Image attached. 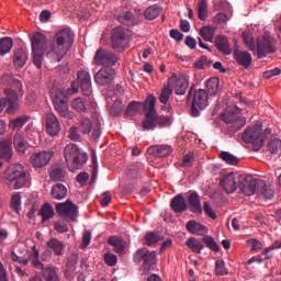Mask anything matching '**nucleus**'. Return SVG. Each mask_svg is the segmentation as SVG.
Masks as SVG:
<instances>
[{"mask_svg": "<svg viewBox=\"0 0 281 281\" xmlns=\"http://www.w3.org/2000/svg\"><path fill=\"white\" fill-rule=\"evenodd\" d=\"M76 35L69 27H65L57 32L45 49L46 58L50 63H60L67 56V52L71 49Z\"/></svg>", "mask_w": 281, "mask_h": 281, "instance_id": "nucleus-1", "label": "nucleus"}, {"mask_svg": "<svg viewBox=\"0 0 281 281\" xmlns=\"http://www.w3.org/2000/svg\"><path fill=\"white\" fill-rule=\"evenodd\" d=\"M271 135V130L267 128L262 132V125L256 124L246 130L241 136L245 144H252L255 150H260L265 146V139Z\"/></svg>", "mask_w": 281, "mask_h": 281, "instance_id": "nucleus-2", "label": "nucleus"}, {"mask_svg": "<svg viewBox=\"0 0 281 281\" xmlns=\"http://www.w3.org/2000/svg\"><path fill=\"white\" fill-rule=\"evenodd\" d=\"M64 157L71 172H74V170H78V166H80V164H87V154L74 143L66 145L64 149Z\"/></svg>", "mask_w": 281, "mask_h": 281, "instance_id": "nucleus-3", "label": "nucleus"}, {"mask_svg": "<svg viewBox=\"0 0 281 281\" xmlns=\"http://www.w3.org/2000/svg\"><path fill=\"white\" fill-rule=\"evenodd\" d=\"M7 183H13L14 190H21L27 186V177L23 165L16 164L11 166L4 173Z\"/></svg>", "mask_w": 281, "mask_h": 281, "instance_id": "nucleus-4", "label": "nucleus"}, {"mask_svg": "<svg viewBox=\"0 0 281 281\" xmlns=\"http://www.w3.org/2000/svg\"><path fill=\"white\" fill-rule=\"evenodd\" d=\"M157 99L155 95L150 94L146 99L145 105V120L143 121V128L145 131H155L157 128V110H155V104Z\"/></svg>", "mask_w": 281, "mask_h": 281, "instance_id": "nucleus-5", "label": "nucleus"}, {"mask_svg": "<svg viewBox=\"0 0 281 281\" xmlns=\"http://www.w3.org/2000/svg\"><path fill=\"white\" fill-rule=\"evenodd\" d=\"M238 186L243 194L246 196H254L256 192L258 193L259 186H265V180L254 179L247 175H240Z\"/></svg>", "mask_w": 281, "mask_h": 281, "instance_id": "nucleus-6", "label": "nucleus"}, {"mask_svg": "<svg viewBox=\"0 0 281 281\" xmlns=\"http://www.w3.org/2000/svg\"><path fill=\"white\" fill-rule=\"evenodd\" d=\"M54 109L61 115V117H69V105L67 103V95L65 91L59 88H54L50 91Z\"/></svg>", "mask_w": 281, "mask_h": 281, "instance_id": "nucleus-7", "label": "nucleus"}, {"mask_svg": "<svg viewBox=\"0 0 281 281\" xmlns=\"http://www.w3.org/2000/svg\"><path fill=\"white\" fill-rule=\"evenodd\" d=\"M133 261L139 263L143 261V270L153 271L156 265V252L146 250V248L138 249L135 255H133Z\"/></svg>", "mask_w": 281, "mask_h": 281, "instance_id": "nucleus-8", "label": "nucleus"}, {"mask_svg": "<svg viewBox=\"0 0 281 281\" xmlns=\"http://www.w3.org/2000/svg\"><path fill=\"white\" fill-rule=\"evenodd\" d=\"M40 250L35 248H14L12 250V260L20 262V265L26 266L30 260L38 261Z\"/></svg>", "mask_w": 281, "mask_h": 281, "instance_id": "nucleus-9", "label": "nucleus"}, {"mask_svg": "<svg viewBox=\"0 0 281 281\" xmlns=\"http://www.w3.org/2000/svg\"><path fill=\"white\" fill-rule=\"evenodd\" d=\"M276 53V38L262 35L257 38V56L265 58L268 54Z\"/></svg>", "mask_w": 281, "mask_h": 281, "instance_id": "nucleus-10", "label": "nucleus"}, {"mask_svg": "<svg viewBox=\"0 0 281 281\" xmlns=\"http://www.w3.org/2000/svg\"><path fill=\"white\" fill-rule=\"evenodd\" d=\"M117 60H120V57L104 48H99L94 55V63L105 67V69H111L110 67L116 65Z\"/></svg>", "mask_w": 281, "mask_h": 281, "instance_id": "nucleus-11", "label": "nucleus"}, {"mask_svg": "<svg viewBox=\"0 0 281 281\" xmlns=\"http://www.w3.org/2000/svg\"><path fill=\"white\" fill-rule=\"evenodd\" d=\"M56 212L65 221H76L78 218V206L71 201L56 204Z\"/></svg>", "mask_w": 281, "mask_h": 281, "instance_id": "nucleus-12", "label": "nucleus"}, {"mask_svg": "<svg viewBox=\"0 0 281 281\" xmlns=\"http://www.w3.org/2000/svg\"><path fill=\"white\" fill-rule=\"evenodd\" d=\"M54 157V151L52 150H43L38 153H34L30 157L31 166L33 168H45L52 161Z\"/></svg>", "mask_w": 281, "mask_h": 281, "instance_id": "nucleus-13", "label": "nucleus"}, {"mask_svg": "<svg viewBox=\"0 0 281 281\" xmlns=\"http://www.w3.org/2000/svg\"><path fill=\"white\" fill-rule=\"evenodd\" d=\"M112 47L116 52H124L128 47V40L126 38V33L124 29L116 27L112 32Z\"/></svg>", "mask_w": 281, "mask_h": 281, "instance_id": "nucleus-14", "label": "nucleus"}, {"mask_svg": "<svg viewBox=\"0 0 281 281\" xmlns=\"http://www.w3.org/2000/svg\"><path fill=\"white\" fill-rule=\"evenodd\" d=\"M45 128H46V133L50 137H56L60 134V131H61L60 121L58 120V116H56V114H54V112L46 113Z\"/></svg>", "mask_w": 281, "mask_h": 281, "instance_id": "nucleus-15", "label": "nucleus"}, {"mask_svg": "<svg viewBox=\"0 0 281 281\" xmlns=\"http://www.w3.org/2000/svg\"><path fill=\"white\" fill-rule=\"evenodd\" d=\"M12 88L4 90V95L8 98V102H19V95L23 98V83L19 79L11 78Z\"/></svg>", "mask_w": 281, "mask_h": 281, "instance_id": "nucleus-16", "label": "nucleus"}, {"mask_svg": "<svg viewBox=\"0 0 281 281\" xmlns=\"http://www.w3.org/2000/svg\"><path fill=\"white\" fill-rule=\"evenodd\" d=\"M114 78L115 69L113 68L100 69L94 76V80L100 87H106V85H111Z\"/></svg>", "mask_w": 281, "mask_h": 281, "instance_id": "nucleus-17", "label": "nucleus"}, {"mask_svg": "<svg viewBox=\"0 0 281 281\" xmlns=\"http://www.w3.org/2000/svg\"><path fill=\"white\" fill-rule=\"evenodd\" d=\"M169 85L175 88L176 95H186L189 87L188 78L184 76L177 78L175 74L169 78Z\"/></svg>", "mask_w": 281, "mask_h": 281, "instance_id": "nucleus-18", "label": "nucleus"}, {"mask_svg": "<svg viewBox=\"0 0 281 281\" xmlns=\"http://www.w3.org/2000/svg\"><path fill=\"white\" fill-rule=\"evenodd\" d=\"M77 82L80 86V89L83 95H91L93 93V88H91V75L82 70L77 74Z\"/></svg>", "mask_w": 281, "mask_h": 281, "instance_id": "nucleus-19", "label": "nucleus"}, {"mask_svg": "<svg viewBox=\"0 0 281 281\" xmlns=\"http://www.w3.org/2000/svg\"><path fill=\"white\" fill-rule=\"evenodd\" d=\"M33 267H35L37 270H41V274L45 281H59L55 267H45L41 261H33Z\"/></svg>", "mask_w": 281, "mask_h": 281, "instance_id": "nucleus-20", "label": "nucleus"}, {"mask_svg": "<svg viewBox=\"0 0 281 281\" xmlns=\"http://www.w3.org/2000/svg\"><path fill=\"white\" fill-rule=\"evenodd\" d=\"M220 186L227 192V194H234L235 190H238V183L236 182V173L229 172L222 177Z\"/></svg>", "mask_w": 281, "mask_h": 281, "instance_id": "nucleus-21", "label": "nucleus"}, {"mask_svg": "<svg viewBox=\"0 0 281 281\" xmlns=\"http://www.w3.org/2000/svg\"><path fill=\"white\" fill-rule=\"evenodd\" d=\"M147 153L154 157H168L172 153V147L170 145H154L148 147Z\"/></svg>", "mask_w": 281, "mask_h": 281, "instance_id": "nucleus-22", "label": "nucleus"}, {"mask_svg": "<svg viewBox=\"0 0 281 281\" xmlns=\"http://www.w3.org/2000/svg\"><path fill=\"white\" fill-rule=\"evenodd\" d=\"M27 50L23 48L15 49L13 55V65L15 69H23V67H25V65L27 64Z\"/></svg>", "mask_w": 281, "mask_h": 281, "instance_id": "nucleus-23", "label": "nucleus"}, {"mask_svg": "<svg viewBox=\"0 0 281 281\" xmlns=\"http://www.w3.org/2000/svg\"><path fill=\"white\" fill-rule=\"evenodd\" d=\"M170 207L176 212V214H182V212L188 210L186 198L182 194L176 195L170 202Z\"/></svg>", "mask_w": 281, "mask_h": 281, "instance_id": "nucleus-24", "label": "nucleus"}, {"mask_svg": "<svg viewBox=\"0 0 281 281\" xmlns=\"http://www.w3.org/2000/svg\"><path fill=\"white\" fill-rule=\"evenodd\" d=\"M234 56L238 65H241V67H245V69H249L252 60L250 53H248L247 50L236 49L234 52Z\"/></svg>", "mask_w": 281, "mask_h": 281, "instance_id": "nucleus-25", "label": "nucleus"}, {"mask_svg": "<svg viewBox=\"0 0 281 281\" xmlns=\"http://www.w3.org/2000/svg\"><path fill=\"white\" fill-rule=\"evenodd\" d=\"M222 119L226 124H234L235 131H239L246 124L245 119H240V116L229 112L223 114Z\"/></svg>", "mask_w": 281, "mask_h": 281, "instance_id": "nucleus-26", "label": "nucleus"}, {"mask_svg": "<svg viewBox=\"0 0 281 281\" xmlns=\"http://www.w3.org/2000/svg\"><path fill=\"white\" fill-rule=\"evenodd\" d=\"M210 98L207 97V92L203 89H199L194 92L192 103L198 105L201 110L205 109L209 104Z\"/></svg>", "mask_w": 281, "mask_h": 281, "instance_id": "nucleus-27", "label": "nucleus"}, {"mask_svg": "<svg viewBox=\"0 0 281 281\" xmlns=\"http://www.w3.org/2000/svg\"><path fill=\"white\" fill-rule=\"evenodd\" d=\"M47 45V37L43 33H35L32 37V52H43Z\"/></svg>", "mask_w": 281, "mask_h": 281, "instance_id": "nucleus-28", "label": "nucleus"}, {"mask_svg": "<svg viewBox=\"0 0 281 281\" xmlns=\"http://www.w3.org/2000/svg\"><path fill=\"white\" fill-rule=\"evenodd\" d=\"M187 229L191 234H194L195 236H205L207 234V228L205 225L198 223L196 221H189L187 223Z\"/></svg>", "mask_w": 281, "mask_h": 281, "instance_id": "nucleus-29", "label": "nucleus"}, {"mask_svg": "<svg viewBox=\"0 0 281 281\" xmlns=\"http://www.w3.org/2000/svg\"><path fill=\"white\" fill-rule=\"evenodd\" d=\"M189 206L191 207V212H193V214H203V207H201V198L199 196V193H190Z\"/></svg>", "mask_w": 281, "mask_h": 281, "instance_id": "nucleus-30", "label": "nucleus"}, {"mask_svg": "<svg viewBox=\"0 0 281 281\" xmlns=\"http://www.w3.org/2000/svg\"><path fill=\"white\" fill-rule=\"evenodd\" d=\"M29 120H32V117L27 114H23L21 116H18L16 119H12L9 122V127L12 131H18L20 132L21 128H23L25 126V124H27Z\"/></svg>", "mask_w": 281, "mask_h": 281, "instance_id": "nucleus-31", "label": "nucleus"}, {"mask_svg": "<svg viewBox=\"0 0 281 281\" xmlns=\"http://www.w3.org/2000/svg\"><path fill=\"white\" fill-rule=\"evenodd\" d=\"M13 145L18 153H25L27 150V140H25V136H23V132H18L13 136Z\"/></svg>", "mask_w": 281, "mask_h": 281, "instance_id": "nucleus-32", "label": "nucleus"}, {"mask_svg": "<svg viewBox=\"0 0 281 281\" xmlns=\"http://www.w3.org/2000/svg\"><path fill=\"white\" fill-rule=\"evenodd\" d=\"M215 45L218 52H222V54H225L226 56H229V54H232V47H229V40H227V37L218 35L215 38Z\"/></svg>", "mask_w": 281, "mask_h": 281, "instance_id": "nucleus-33", "label": "nucleus"}, {"mask_svg": "<svg viewBox=\"0 0 281 281\" xmlns=\"http://www.w3.org/2000/svg\"><path fill=\"white\" fill-rule=\"evenodd\" d=\"M0 159H4L5 161H10V159H12V142H0Z\"/></svg>", "mask_w": 281, "mask_h": 281, "instance_id": "nucleus-34", "label": "nucleus"}, {"mask_svg": "<svg viewBox=\"0 0 281 281\" xmlns=\"http://www.w3.org/2000/svg\"><path fill=\"white\" fill-rule=\"evenodd\" d=\"M78 265V254L74 252L68 257V261L66 262V278H71L76 272V266Z\"/></svg>", "mask_w": 281, "mask_h": 281, "instance_id": "nucleus-35", "label": "nucleus"}, {"mask_svg": "<svg viewBox=\"0 0 281 281\" xmlns=\"http://www.w3.org/2000/svg\"><path fill=\"white\" fill-rule=\"evenodd\" d=\"M50 194L53 199H56L57 201H63L67 196V187L64 184L57 183L53 186Z\"/></svg>", "mask_w": 281, "mask_h": 281, "instance_id": "nucleus-36", "label": "nucleus"}, {"mask_svg": "<svg viewBox=\"0 0 281 281\" xmlns=\"http://www.w3.org/2000/svg\"><path fill=\"white\" fill-rule=\"evenodd\" d=\"M216 34V27L214 26H202L200 30V36L203 38V41H206L207 43L214 42V35Z\"/></svg>", "mask_w": 281, "mask_h": 281, "instance_id": "nucleus-37", "label": "nucleus"}, {"mask_svg": "<svg viewBox=\"0 0 281 281\" xmlns=\"http://www.w3.org/2000/svg\"><path fill=\"white\" fill-rule=\"evenodd\" d=\"M12 47H14V41L12 37H2L0 38V56H5V54H10L12 52Z\"/></svg>", "mask_w": 281, "mask_h": 281, "instance_id": "nucleus-38", "label": "nucleus"}, {"mask_svg": "<svg viewBox=\"0 0 281 281\" xmlns=\"http://www.w3.org/2000/svg\"><path fill=\"white\" fill-rule=\"evenodd\" d=\"M142 109L146 111V101L142 103L139 101H132L126 109V115H137V113H142Z\"/></svg>", "mask_w": 281, "mask_h": 281, "instance_id": "nucleus-39", "label": "nucleus"}, {"mask_svg": "<svg viewBox=\"0 0 281 281\" xmlns=\"http://www.w3.org/2000/svg\"><path fill=\"white\" fill-rule=\"evenodd\" d=\"M93 128V124L89 117L81 116L79 119V130L83 135H89Z\"/></svg>", "mask_w": 281, "mask_h": 281, "instance_id": "nucleus-40", "label": "nucleus"}, {"mask_svg": "<svg viewBox=\"0 0 281 281\" xmlns=\"http://www.w3.org/2000/svg\"><path fill=\"white\" fill-rule=\"evenodd\" d=\"M161 240H164V236L159 233L149 232L145 235V245H148V247L157 245Z\"/></svg>", "mask_w": 281, "mask_h": 281, "instance_id": "nucleus-41", "label": "nucleus"}, {"mask_svg": "<svg viewBox=\"0 0 281 281\" xmlns=\"http://www.w3.org/2000/svg\"><path fill=\"white\" fill-rule=\"evenodd\" d=\"M220 79L216 77L210 78L206 82V89L209 92V95H216L218 91V85H220Z\"/></svg>", "mask_w": 281, "mask_h": 281, "instance_id": "nucleus-42", "label": "nucleus"}, {"mask_svg": "<svg viewBox=\"0 0 281 281\" xmlns=\"http://www.w3.org/2000/svg\"><path fill=\"white\" fill-rule=\"evenodd\" d=\"M160 12H161V8H159V5H157V4H154L146 9L145 18L148 19V21H155V19H157V16H159Z\"/></svg>", "mask_w": 281, "mask_h": 281, "instance_id": "nucleus-43", "label": "nucleus"}, {"mask_svg": "<svg viewBox=\"0 0 281 281\" xmlns=\"http://www.w3.org/2000/svg\"><path fill=\"white\" fill-rule=\"evenodd\" d=\"M207 0H200L198 4V16L200 21H205L207 19Z\"/></svg>", "mask_w": 281, "mask_h": 281, "instance_id": "nucleus-44", "label": "nucleus"}, {"mask_svg": "<svg viewBox=\"0 0 281 281\" xmlns=\"http://www.w3.org/2000/svg\"><path fill=\"white\" fill-rule=\"evenodd\" d=\"M119 22L122 23V25H135V15L128 11L123 12L119 15Z\"/></svg>", "mask_w": 281, "mask_h": 281, "instance_id": "nucleus-45", "label": "nucleus"}, {"mask_svg": "<svg viewBox=\"0 0 281 281\" xmlns=\"http://www.w3.org/2000/svg\"><path fill=\"white\" fill-rule=\"evenodd\" d=\"M40 214L42 215V221H49V218H54V207L49 204H44L40 210Z\"/></svg>", "mask_w": 281, "mask_h": 281, "instance_id": "nucleus-46", "label": "nucleus"}, {"mask_svg": "<svg viewBox=\"0 0 281 281\" xmlns=\"http://www.w3.org/2000/svg\"><path fill=\"white\" fill-rule=\"evenodd\" d=\"M257 194H261L262 196H265V199H271L272 196H274L276 192L273 191V189H271V187L267 186V182L263 181V186H259Z\"/></svg>", "mask_w": 281, "mask_h": 281, "instance_id": "nucleus-47", "label": "nucleus"}, {"mask_svg": "<svg viewBox=\"0 0 281 281\" xmlns=\"http://www.w3.org/2000/svg\"><path fill=\"white\" fill-rule=\"evenodd\" d=\"M65 170L63 168L55 167L50 170V179L53 181H65Z\"/></svg>", "mask_w": 281, "mask_h": 281, "instance_id": "nucleus-48", "label": "nucleus"}, {"mask_svg": "<svg viewBox=\"0 0 281 281\" xmlns=\"http://www.w3.org/2000/svg\"><path fill=\"white\" fill-rule=\"evenodd\" d=\"M243 38H244L246 47L250 52H255L256 50V42H254V35L249 32H244L243 33Z\"/></svg>", "mask_w": 281, "mask_h": 281, "instance_id": "nucleus-49", "label": "nucleus"}, {"mask_svg": "<svg viewBox=\"0 0 281 281\" xmlns=\"http://www.w3.org/2000/svg\"><path fill=\"white\" fill-rule=\"evenodd\" d=\"M220 157L225 161V164H228V166H236V164H238V158L229 151H222Z\"/></svg>", "mask_w": 281, "mask_h": 281, "instance_id": "nucleus-50", "label": "nucleus"}, {"mask_svg": "<svg viewBox=\"0 0 281 281\" xmlns=\"http://www.w3.org/2000/svg\"><path fill=\"white\" fill-rule=\"evenodd\" d=\"M71 106L77 113H85L87 111V104L85 103V100L82 98H77L72 100Z\"/></svg>", "mask_w": 281, "mask_h": 281, "instance_id": "nucleus-51", "label": "nucleus"}, {"mask_svg": "<svg viewBox=\"0 0 281 281\" xmlns=\"http://www.w3.org/2000/svg\"><path fill=\"white\" fill-rule=\"evenodd\" d=\"M108 244L111 247H126V241L121 236L114 235L108 238Z\"/></svg>", "mask_w": 281, "mask_h": 281, "instance_id": "nucleus-52", "label": "nucleus"}, {"mask_svg": "<svg viewBox=\"0 0 281 281\" xmlns=\"http://www.w3.org/2000/svg\"><path fill=\"white\" fill-rule=\"evenodd\" d=\"M268 149L272 155H278V153L281 150L280 138H272L268 145Z\"/></svg>", "mask_w": 281, "mask_h": 281, "instance_id": "nucleus-53", "label": "nucleus"}, {"mask_svg": "<svg viewBox=\"0 0 281 281\" xmlns=\"http://www.w3.org/2000/svg\"><path fill=\"white\" fill-rule=\"evenodd\" d=\"M122 111H124V103L122 102V100L114 101L110 111L111 115H113L114 117L117 115H122Z\"/></svg>", "mask_w": 281, "mask_h": 281, "instance_id": "nucleus-54", "label": "nucleus"}, {"mask_svg": "<svg viewBox=\"0 0 281 281\" xmlns=\"http://www.w3.org/2000/svg\"><path fill=\"white\" fill-rule=\"evenodd\" d=\"M215 274L220 277L229 274V272L227 271V268H225V261L223 260L215 261Z\"/></svg>", "mask_w": 281, "mask_h": 281, "instance_id": "nucleus-55", "label": "nucleus"}, {"mask_svg": "<svg viewBox=\"0 0 281 281\" xmlns=\"http://www.w3.org/2000/svg\"><path fill=\"white\" fill-rule=\"evenodd\" d=\"M156 123L158 126H160V128H166L172 124V119L169 116H157L156 113Z\"/></svg>", "mask_w": 281, "mask_h": 281, "instance_id": "nucleus-56", "label": "nucleus"}, {"mask_svg": "<svg viewBox=\"0 0 281 281\" xmlns=\"http://www.w3.org/2000/svg\"><path fill=\"white\" fill-rule=\"evenodd\" d=\"M33 63L37 69L43 67V50H33Z\"/></svg>", "mask_w": 281, "mask_h": 281, "instance_id": "nucleus-57", "label": "nucleus"}, {"mask_svg": "<svg viewBox=\"0 0 281 281\" xmlns=\"http://www.w3.org/2000/svg\"><path fill=\"white\" fill-rule=\"evenodd\" d=\"M171 95H172V89H170L169 87H165L159 97L161 104H168V100H170Z\"/></svg>", "mask_w": 281, "mask_h": 281, "instance_id": "nucleus-58", "label": "nucleus"}, {"mask_svg": "<svg viewBox=\"0 0 281 281\" xmlns=\"http://www.w3.org/2000/svg\"><path fill=\"white\" fill-rule=\"evenodd\" d=\"M25 135H26L27 139H30L31 142H34V139H36V132L34 130V123H29L26 125Z\"/></svg>", "mask_w": 281, "mask_h": 281, "instance_id": "nucleus-59", "label": "nucleus"}, {"mask_svg": "<svg viewBox=\"0 0 281 281\" xmlns=\"http://www.w3.org/2000/svg\"><path fill=\"white\" fill-rule=\"evenodd\" d=\"M11 207L19 214L21 212V195L15 194L11 199Z\"/></svg>", "mask_w": 281, "mask_h": 281, "instance_id": "nucleus-60", "label": "nucleus"}, {"mask_svg": "<svg viewBox=\"0 0 281 281\" xmlns=\"http://www.w3.org/2000/svg\"><path fill=\"white\" fill-rule=\"evenodd\" d=\"M229 21V18H227V14L220 12L213 18V23H217L221 25L222 23H226Z\"/></svg>", "mask_w": 281, "mask_h": 281, "instance_id": "nucleus-61", "label": "nucleus"}, {"mask_svg": "<svg viewBox=\"0 0 281 281\" xmlns=\"http://www.w3.org/2000/svg\"><path fill=\"white\" fill-rule=\"evenodd\" d=\"M203 207H204V212L206 214V216H209L210 218H212L213 221H215L216 218V213L214 212V210L212 209V206L210 205L209 202H204L203 203Z\"/></svg>", "mask_w": 281, "mask_h": 281, "instance_id": "nucleus-62", "label": "nucleus"}, {"mask_svg": "<svg viewBox=\"0 0 281 281\" xmlns=\"http://www.w3.org/2000/svg\"><path fill=\"white\" fill-rule=\"evenodd\" d=\"M104 262H106V265L110 266V267L116 266V262H117L116 255L105 254L104 255Z\"/></svg>", "mask_w": 281, "mask_h": 281, "instance_id": "nucleus-63", "label": "nucleus"}, {"mask_svg": "<svg viewBox=\"0 0 281 281\" xmlns=\"http://www.w3.org/2000/svg\"><path fill=\"white\" fill-rule=\"evenodd\" d=\"M68 137L71 139V142H80V134L78 133V128L76 126L70 127Z\"/></svg>", "mask_w": 281, "mask_h": 281, "instance_id": "nucleus-64", "label": "nucleus"}]
</instances>
